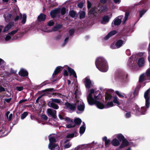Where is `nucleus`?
<instances>
[{"instance_id": "nucleus-1", "label": "nucleus", "mask_w": 150, "mask_h": 150, "mask_svg": "<svg viewBox=\"0 0 150 150\" xmlns=\"http://www.w3.org/2000/svg\"><path fill=\"white\" fill-rule=\"evenodd\" d=\"M102 98V94L99 91L94 92V90L91 89L90 90V92L87 96V99L89 105H91L95 104L97 107L101 109L104 108H108L113 106L114 105L112 101L108 102L105 105L100 102V100Z\"/></svg>"}, {"instance_id": "nucleus-2", "label": "nucleus", "mask_w": 150, "mask_h": 150, "mask_svg": "<svg viewBox=\"0 0 150 150\" xmlns=\"http://www.w3.org/2000/svg\"><path fill=\"white\" fill-rule=\"evenodd\" d=\"M149 89L147 90L144 94V97L145 100L146 107L143 106L139 108L136 104L133 105L132 109L137 115H144L150 105V98L149 96Z\"/></svg>"}, {"instance_id": "nucleus-3", "label": "nucleus", "mask_w": 150, "mask_h": 150, "mask_svg": "<svg viewBox=\"0 0 150 150\" xmlns=\"http://www.w3.org/2000/svg\"><path fill=\"white\" fill-rule=\"evenodd\" d=\"M63 69H64V70L63 74L64 76H68L69 75L68 73H69L70 76L72 75L74 77L76 78H77L76 73L74 70L67 65H65L64 67H61V66L57 67L55 69L53 74V76H55L56 75L58 74Z\"/></svg>"}, {"instance_id": "nucleus-4", "label": "nucleus", "mask_w": 150, "mask_h": 150, "mask_svg": "<svg viewBox=\"0 0 150 150\" xmlns=\"http://www.w3.org/2000/svg\"><path fill=\"white\" fill-rule=\"evenodd\" d=\"M95 64L97 68L100 71L106 72L108 69L107 62L103 57H98L96 60Z\"/></svg>"}, {"instance_id": "nucleus-5", "label": "nucleus", "mask_w": 150, "mask_h": 150, "mask_svg": "<svg viewBox=\"0 0 150 150\" xmlns=\"http://www.w3.org/2000/svg\"><path fill=\"white\" fill-rule=\"evenodd\" d=\"M136 55L138 58L137 61V65L139 67H143L145 64V59L146 57V55L145 53L142 52H139Z\"/></svg>"}, {"instance_id": "nucleus-6", "label": "nucleus", "mask_w": 150, "mask_h": 150, "mask_svg": "<svg viewBox=\"0 0 150 150\" xmlns=\"http://www.w3.org/2000/svg\"><path fill=\"white\" fill-rule=\"evenodd\" d=\"M107 8L106 6H98L97 8H93L89 11L88 15L90 16H91L92 15L93 16H96L97 14L106 11Z\"/></svg>"}, {"instance_id": "nucleus-7", "label": "nucleus", "mask_w": 150, "mask_h": 150, "mask_svg": "<svg viewBox=\"0 0 150 150\" xmlns=\"http://www.w3.org/2000/svg\"><path fill=\"white\" fill-rule=\"evenodd\" d=\"M53 134H50L49 136V139L50 143L48 145V148L50 149L54 150H59V147L58 145L54 144L53 142H56L55 137L52 135Z\"/></svg>"}, {"instance_id": "nucleus-8", "label": "nucleus", "mask_w": 150, "mask_h": 150, "mask_svg": "<svg viewBox=\"0 0 150 150\" xmlns=\"http://www.w3.org/2000/svg\"><path fill=\"white\" fill-rule=\"evenodd\" d=\"M76 102L78 105L77 111L76 112V113L79 114L83 113L84 110L85 105L82 100L78 98L76 100Z\"/></svg>"}, {"instance_id": "nucleus-9", "label": "nucleus", "mask_w": 150, "mask_h": 150, "mask_svg": "<svg viewBox=\"0 0 150 150\" xmlns=\"http://www.w3.org/2000/svg\"><path fill=\"white\" fill-rule=\"evenodd\" d=\"M51 101H49L47 102V104L48 106L55 109H58L59 108V106L54 103L61 104V103H62L61 100L54 98H51Z\"/></svg>"}, {"instance_id": "nucleus-10", "label": "nucleus", "mask_w": 150, "mask_h": 150, "mask_svg": "<svg viewBox=\"0 0 150 150\" xmlns=\"http://www.w3.org/2000/svg\"><path fill=\"white\" fill-rule=\"evenodd\" d=\"M126 40V39H124L123 40L120 39L118 40L115 43H112L110 45V48L112 49H116L120 48L125 44Z\"/></svg>"}, {"instance_id": "nucleus-11", "label": "nucleus", "mask_w": 150, "mask_h": 150, "mask_svg": "<svg viewBox=\"0 0 150 150\" xmlns=\"http://www.w3.org/2000/svg\"><path fill=\"white\" fill-rule=\"evenodd\" d=\"M83 81L86 88H89L93 86L94 83L93 81L91 80L89 76H87L83 80Z\"/></svg>"}, {"instance_id": "nucleus-12", "label": "nucleus", "mask_w": 150, "mask_h": 150, "mask_svg": "<svg viewBox=\"0 0 150 150\" xmlns=\"http://www.w3.org/2000/svg\"><path fill=\"white\" fill-rule=\"evenodd\" d=\"M76 104H71L69 102H66L65 103L64 108L70 112L73 111L75 110L76 109Z\"/></svg>"}, {"instance_id": "nucleus-13", "label": "nucleus", "mask_w": 150, "mask_h": 150, "mask_svg": "<svg viewBox=\"0 0 150 150\" xmlns=\"http://www.w3.org/2000/svg\"><path fill=\"white\" fill-rule=\"evenodd\" d=\"M131 57H130L127 63V65L133 71L137 70L138 69V67L135 63H134V61L132 60Z\"/></svg>"}, {"instance_id": "nucleus-14", "label": "nucleus", "mask_w": 150, "mask_h": 150, "mask_svg": "<svg viewBox=\"0 0 150 150\" xmlns=\"http://www.w3.org/2000/svg\"><path fill=\"white\" fill-rule=\"evenodd\" d=\"M128 74L125 73H121L116 75L115 78L117 79H120L121 80H125L128 78Z\"/></svg>"}, {"instance_id": "nucleus-15", "label": "nucleus", "mask_w": 150, "mask_h": 150, "mask_svg": "<svg viewBox=\"0 0 150 150\" xmlns=\"http://www.w3.org/2000/svg\"><path fill=\"white\" fill-rule=\"evenodd\" d=\"M65 120L68 123V124L66 125V126L67 128H69L75 127V123L71 119L66 117L65 118Z\"/></svg>"}, {"instance_id": "nucleus-16", "label": "nucleus", "mask_w": 150, "mask_h": 150, "mask_svg": "<svg viewBox=\"0 0 150 150\" xmlns=\"http://www.w3.org/2000/svg\"><path fill=\"white\" fill-rule=\"evenodd\" d=\"M47 112L49 116L55 118L56 117L57 111L56 110L50 108H48L47 110Z\"/></svg>"}, {"instance_id": "nucleus-17", "label": "nucleus", "mask_w": 150, "mask_h": 150, "mask_svg": "<svg viewBox=\"0 0 150 150\" xmlns=\"http://www.w3.org/2000/svg\"><path fill=\"white\" fill-rule=\"evenodd\" d=\"M123 17V16H120L117 17L114 19L113 22H112V25H113V24L115 25H119L122 22L121 20ZM112 26H113V25Z\"/></svg>"}, {"instance_id": "nucleus-18", "label": "nucleus", "mask_w": 150, "mask_h": 150, "mask_svg": "<svg viewBox=\"0 0 150 150\" xmlns=\"http://www.w3.org/2000/svg\"><path fill=\"white\" fill-rule=\"evenodd\" d=\"M60 12V9L56 8L55 9L52 10L50 12V15L51 17L54 18L56 17Z\"/></svg>"}, {"instance_id": "nucleus-19", "label": "nucleus", "mask_w": 150, "mask_h": 150, "mask_svg": "<svg viewBox=\"0 0 150 150\" xmlns=\"http://www.w3.org/2000/svg\"><path fill=\"white\" fill-rule=\"evenodd\" d=\"M14 25V23L13 22H11L9 23L5 27L3 30V32H5L8 31L13 27Z\"/></svg>"}, {"instance_id": "nucleus-20", "label": "nucleus", "mask_w": 150, "mask_h": 150, "mask_svg": "<svg viewBox=\"0 0 150 150\" xmlns=\"http://www.w3.org/2000/svg\"><path fill=\"white\" fill-rule=\"evenodd\" d=\"M62 26V25H61L58 24L56 25L55 26L53 27L51 29H50L49 30H44L45 32H50L52 31H57L59 30V29L61 28Z\"/></svg>"}, {"instance_id": "nucleus-21", "label": "nucleus", "mask_w": 150, "mask_h": 150, "mask_svg": "<svg viewBox=\"0 0 150 150\" xmlns=\"http://www.w3.org/2000/svg\"><path fill=\"white\" fill-rule=\"evenodd\" d=\"M19 75L21 76L25 77L28 75V72L25 69L21 68L18 73Z\"/></svg>"}, {"instance_id": "nucleus-22", "label": "nucleus", "mask_w": 150, "mask_h": 150, "mask_svg": "<svg viewBox=\"0 0 150 150\" xmlns=\"http://www.w3.org/2000/svg\"><path fill=\"white\" fill-rule=\"evenodd\" d=\"M4 17L5 21L7 22L12 20L13 19V16L12 15L8 13H5L4 15Z\"/></svg>"}, {"instance_id": "nucleus-23", "label": "nucleus", "mask_w": 150, "mask_h": 150, "mask_svg": "<svg viewBox=\"0 0 150 150\" xmlns=\"http://www.w3.org/2000/svg\"><path fill=\"white\" fill-rule=\"evenodd\" d=\"M117 33L115 30H113L108 33L104 38L105 40H107L112 36L115 35Z\"/></svg>"}, {"instance_id": "nucleus-24", "label": "nucleus", "mask_w": 150, "mask_h": 150, "mask_svg": "<svg viewBox=\"0 0 150 150\" xmlns=\"http://www.w3.org/2000/svg\"><path fill=\"white\" fill-rule=\"evenodd\" d=\"M122 141V143L119 147V148L120 149L124 148L128 145H131L130 143H129L126 139H124Z\"/></svg>"}, {"instance_id": "nucleus-25", "label": "nucleus", "mask_w": 150, "mask_h": 150, "mask_svg": "<svg viewBox=\"0 0 150 150\" xmlns=\"http://www.w3.org/2000/svg\"><path fill=\"white\" fill-rule=\"evenodd\" d=\"M148 79V77L145 74H143L140 76L139 79V82H142L145 80Z\"/></svg>"}, {"instance_id": "nucleus-26", "label": "nucleus", "mask_w": 150, "mask_h": 150, "mask_svg": "<svg viewBox=\"0 0 150 150\" xmlns=\"http://www.w3.org/2000/svg\"><path fill=\"white\" fill-rule=\"evenodd\" d=\"M7 134L6 130L3 127L0 128V137L5 136Z\"/></svg>"}, {"instance_id": "nucleus-27", "label": "nucleus", "mask_w": 150, "mask_h": 150, "mask_svg": "<svg viewBox=\"0 0 150 150\" xmlns=\"http://www.w3.org/2000/svg\"><path fill=\"white\" fill-rule=\"evenodd\" d=\"M103 141L105 142V146L106 147L108 146L110 144V140L109 139H107L106 137L105 136L102 138Z\"/></svg>"}, {"instance_id": "nucleus-28", "label": "nucleus", "mask_w": 150, "mask_h": 150, "mask_svg": "<svg viewBox=\"0 0 150 150\" xmlns=\"http://www.w3.org/2000/svg\"><path fill=\"white\" fill-rule=\"evenodd\" d=\"M109 20V18L108 16H105L103 17L101 23L103 24H105L108 22Z\"/></svg>"}, {"instance_id": "nucleus-29", "label": "nucleus", "mask_w": 150, "mask_h": 150, "mask_svg": "<svg viewBox=\"0 0 150 150\" xmlns=\"http://www.w3.org/2000/svg\"><path fill=\"white\" fill-rule=\"evenodd\" d=\"M111 144L114 146H117L120 144L119 141L116 138L114 139L111 142Z\"/></svg>"}, {"instance_id": "nucleus-30", "label": "nucleus", "mask_w": 150, "mask_h": 150, "mask_svg": "<svg viewBox=\"0 0 150 150\" xmlns=\"http://www.w3.org/2000/svg\"><path fill=\"white\" fill-rule=\"evenodd\" d=\"M46 19V15L42 13H41L38 17V19L39 21H44Z\"/></svg>"}, {"instance_id": "nucleus-31", "label": "nucleus", "mask_w": 150, "mask_h": 150, "mask_svg": "<svg viewBox=\"0 0 150 150\" xmlns=\"http://www.w3.org/2000/svg\"><path fill=\"white\" fill-rule=\"evenodd\" d=\"M20 16L22 17V21L21 23L23 24H24L25 23L26 21L27 16L25 13L23 14L22 16V14L20 13Z\"/></svg>"}, {"instance_id": "nucleus-32", "label": "nucleus", "mask_w": 150, "mask_h": 150, "mask_svg": "<svg viewBox=\"0 0 150 150\" xmlns=\"http://www.w3.org/2000/svg\"><path fill=\"white\" fill-rule=\"evenodd\" d=\"M77 135V133L76 131H75L72 133L68 134L66 136V138L71 139L74 137H76Z\"/></svg>"}, {"instance_id": "nucleus-33", "label": "nucleus", "mask_w": 150, "mask_h": 150, "mask_svg": "<svg viewBox=\"0 0 150 150\" xmlns=\"http://www.w3.org/2000/svg\"><path fill=\"white\" fill-rule=\"evenodd\" d=\"M83 125L80 128L79 132L81 134H83L84 133L86 129L85 124L83 122Z\"/></svg>"}, {"instance_id": "nucleus-34", "label": "nucleus", "mask_w": 150, "mask_h": 150, "mask_svg": "<svg viewBox=\"0 0 150 150\" xmlns=\"http://www.w3.org/2000/svg\"><path fill=\"white\" fill-rule=\"evenodd\" d=\"M88 145H80L75 148V150H81L88 146Z\"/></svg>"}, {"instance_id": "nucleus-35", "label": "nucleus", "mask_w": 150, "mask_h": 150, "mask_svg": "<svg viewBox=\"0 0 150 150\" xmlns=\"http://www.w3.org/2000/svg\"><path fill=\"white\" fill-rule=\"evenodd\" d=\"M56 1V0H50L49 4H50V7L55 6L57 5Z\"/></svg>"}, {"instance_id": "nucleus-36", "label": "nucleus", "mask_w": 150, "mask_h": 150, "mask_svg": "<svg viewBox=\"0 0 150 150\" xmlns=\"http://www.w3.org/2000/svg\"><path fill=\"white\" fill-rule=\"evenodd\" d=\"M117 138L120 141H121L125 139V137L121 133L118 134L116 135Z\"/></svg>"}, {"instance_id": "nucleus-37", "label": "nucleus", "mask_w": 150, "mask_h": 150, "mask_svg": "<svg viewBox=\"0 0 150 150\" xmlns=\"http://www.w3.org/2000/svg\"><path fill=\"white\" fill-rule=\"evenodd\" d=\"M112 96L108 93L105 94V99L106 100H110L112 99Z\"/></svg>"}, {"instance_id": "nucleus-38", "label": "nucleus", "mask_w": 150, "mask_h": 150, "mask_svg": "<svg viewBox=\"0 0 150 150\" xmlns=\"http://www.w3.org/2000/svg\"><path fill=\"white\" fill-rule=\"evenodd\" d=\"M126 113L125 114V117L126 118H129L131 117V112L129 111H128L127 110H125Z\"/></svg>"}, {"instance_id": "nucleus-39", "label": "nucleus", "mask_w": 150, "mask_h": 150, "mask_svg": "<svg viewBox=\"0 0 150 150\" xmlns=\"http://www.w3.org/2000/svg\"><path fill=\"white\" fill-rule=\"evenodd\" d=\"M115 92L120 98H123L125 97V94L124 93H122L118 91H116Z\"/></svg>"}, {"instance_id": "nucleus-40", "label": "nucleus", "mask_w": 150, "mask_h": 150, "mask_svg": "<svg viewBox=\"0 0 150 150\" xmlns=\"http://www.w3.org/2000/svg\"><path fill=\"white\" fill-rule=\"evenodd\" d=\"M69 15L72 18H74L76 16V13L73 10H71L69 11Z\"/></svg>"}, {"instance_id": "nucleus-41", "label": "nucleus", "mask_w": 150, "mask_h": 150, "mask_svg": "<svg viewBox=\"0 0 150 150\" xmlns=\"http://www.w3.org/2000/svg\"><path fill=\"white\" fill-rule=\"evenodd\" d=\"M86 13L83 11H80L79 12V18L81 19L84 18L85 16Z\"/></svg>"}, {"instance_id": "nucleus-42", "label": "nucleus", "mask_w": 150, "mask_h": 150, "mask_svg": "<svg viewBox=\"0 0 150 150\" xmlns=\"http://www.w3.org/2000/svg\"><path fill=\"white\" fill-rule=\"evenodd\" d=\"M129 11H127L126 12L125 15L124 21L123 22V23L124 24L127 20L128 16L129 15Z\"/></svg>"}, {"instance_id": "nucleus-43", "label": "nucleus", "mask_w": 150, "mask_h": 150, "mask_svg": "<svg viewBox=\"0 0 150 150\" xmlns=\"http://www.w3.org/2000/svg\"><path fill=\"white\" fill-rule=\"evenodd\" d=\"M147 10L146 9H142L139 11V18H141L143 15L146 12Z\"/></svg>"}, {"instance_id": "nucleus-44", "label": "nucleus", "mask_w": 150, "mask_h": 150, "mask_svg": "<svg viewBox=\"0 0 150 150\" xmlns=\"http://www.w3.org/2000/svg\"><path fill=\"white\" fill-rule=\"evenodd\" d=\"M24 34L23 32H21L20 33V34H18L16 35L13 38L14 39H17L18 38H20L21 37L23 36Z\"/></svg>"}, {"instance_id": "nucleus-45", "label": "nucleus", "mask_w": 150, "mask_h": 150, "mask_svg": "<svg viewBox=\"0 0 150 150\" xmlns=\"http://www.w3.org/2000/svg\"><path fill=\"white\" fill-rule=\"evenodd\" d=\"M69 37L67 36V37L65 39H64V42L62 44V46H64L69 41Z\"/></svg>"}, {"instance_id": "nucleus-46", "label": "nucleus", "mask_w": 150, "mask_h": 150, "mask_svg": "<svg viewBox=\"0 0 150 150\" xmlns=\"http://www.w3.org/2000/svg\"><path fill=\"white\" fill-rule=\"evenodd\" d=\"M81 120L79 118H77L74 120V123L75 124L77 125H79L81 124Z\"/></svg>"}, {"instance_id": "nucleus-47", "label": "nucleus", "mask_w": 150, "mask_h": 150, "mask_svg": "<svg viewBox=\"0 0 150 150\" xmlns=\"http://www.w3.org/2000/svg\"><path fill=\"white\" fill-rule=\"evenodd\" d=\"M28 113L27 112H25L21 115V119L22 120L24 119L27 116Z\"/></svg>"}, {"instance_id": "nucleus-48", "label": "nucleus", "mask_w": 150, "mask_h": 150, "mask_svg": "<svg viewBox=\"0 0 150 150\" xmlns=\"http://www.w3.org/2000/svg\"><path fill=\"white\" fill-rule=\"evenodd\" d=\"M113 102L117 104L118 105H120V103L118 101V98L117 97H115L113 100Z\"/></svg>"}, {"instance_id": "nucleus-49", "label": "nucleus", "mask_w": 150, "mask_h": 150, "mask_svg": "<svg viewBox=\"0 0 150 150\" xmlns=\"http://www.w3.org/2000/svg\"><path fill=\"white\" fill-rule=\"evenodd\" d=\"M71 146V143L69 142L65 144L64 146V149H67Z\"/></svg>"}, {"instance_id": "nucleus-50", "label": "nucleus", "mask_w": 150, "mask_h": 150, "mask_svg": "<svg viewBox=\"0 0 150 150\" xmlns=\"http://www.w3.org/2000/svg\"><path fill=\"white\" fill-rule=\"evenodd\" d=\"M18 30V29H17L16 30H14L8 33V35H12L16 33Z\"/></svg>"}, {"instance_id": "nucleus-51", "label": "nucleus", "mask_w": 150, "mask_h": 150, "mask_svg": "<svg viewBox=\"0 0 150 150\" xmlns=\"http://www.w3.org/2000/svg\"><path fill=\"white\" fill-rule=\"evenodd\" d=\"M66 9L64 7H63L60 9V12L62 15H64L65 13Z\"/></svg>"}, {"instance_id": "nucleus-52", "label": "nucleus", "mask_w": 150, "mask_h": 150, "mask_svg": "<svg viewBox=\"0 0 150 150\" xmlns=\"http://www.w3.org/2000/svg\"><path fill=\"white\" fill-rule=\"evenodd\" d=\"M10 35H8V33L6 36L5 39L6 41H8L11 40V36Z\"/></svg>"}, {"instance_id": "nucleus-53", "label": "nucleus", "mask_w": 150, "mask_h": 150, "mask_svg": "<svg viewBox=\"0 0 150 150\" xmlns=\"http://www.w3.org/2000/svg\"><path fill=\"white\" fill-rule=\"evenodd\" d=\"M54 23L53 21L50 20L47 23V24L49 26H52L54 25Z\"/></svg>"}, {"instance_id": "nucleus-54", "label": "nucleus", "mask_w": 150, "mask_h": 150, "mask_svg": "<svg viewBox=\"0 0 150 150\" xmlns=\"http://www.w3.org/2000/svg\"><path fill=\"white\" fill-rule=\"evenodd\" d=\"M54 90V88H50L49 89H45L44 90H42V92H47V91H52Z\"/></svg>"}, {"instance_id": "nucleus-55", "label": "nucleus", "mask_w": 150, "mask_h": 150, "mask_svg": "<svg viewBox=\"0 0 150 150\" xmlns=\"http://www.w3.org/2000/svg\"><path fill=\"white\" fill-rule=\"evenodd\" d=\"M16 89L18 91H21L23 90V88L22 86H18L16 87Z\"/></svg>"}, {"instance_id": "nucleus-56", "label": "nucleus", "mask_w": 150, "mask_h": 150, "mask_svg": "<svg viewBox=\"0 0 150 150\" xmlns=\"http://www.w3.org/2000/svg\"><path fill=\"white\" fill-rule=\"evenodd\" d=\"M145 74L148 77L150 76V69L147 70Z\"/></svg>"}, {"instance_id": "nucleus-57", "label": "nucleus", "mask_w": 150, "mask_h": 150, "mask_svg": "<svg viewBox=\"0 0 150 150\" xmlns=\"http://www.w3.org/2000/svg\"><path fill=\"white\" fill-rule=\"evenodd\" d=\"M41 117L44 120H47L48 119V117L46 115L44 114H42L41 115Z\"/></svg>"}, {"instance_id": "nucleus-58", "label": "nucleus", "mask_w": 150, "mask_h": 150, "mask_svg": "<svg viewBox=\"0 0 150 150\" xmlns=\"http://www.w3.org/2000/svg\"><path fill=\"white\" fill-rule=\"evenodd\" d=\"M74 30L73 29H71L69 30V33L70 35H72L74 33Z\"/></svg>"}, {"instance_id": "nucleus-59", "label": "nucleus", "mask_w": 150, "mask_h": 150, "mask_svg": "<svg viewBox=\"0 0 150 150\" xmlns=\"http://www.w3.org/2000/svg\"><path fill=\"white\" fill-rule=\"evenodd\" d=\"M83 3L81 2L79 3L78 4V7L81 8L83 7Z\"/></svg>"}, {"instance_id": "nucleus-60", "label": "nucleus", "mask_w": 150, "mask_h": 150, "mask_svg": "<svg viewBox=\"0 0 150 150\" xmlns=\"http://www.w3.org/2000/svg\"><path fill=\"white\" fill-rule=\"evenodd\" d=\"M12 116H13L12 114L11 113L10 114L9 116H8V117H7L8 120V121H10L12 119Z\"/></svg>"}, {"instance_id": "nucleus-61", "label": "nucleus", "mask_w": 150, "mask_h": 150, "mask_svg": "<svg viewBox=\"0 0 150 150\" xmlns=\"http://www.w3.org/2000/svg\"><path fill=\"white\" fill-rule=\"evenodd\" d=\"M5 89L3 87L0 86V92L5 91Z\"/></svg>"}, {"instance_id": "nucleus-62", "label": "nucleus", "mask_w": 150, "mask_h": 150, "mask_svg": "<svg viewBox=\"0 0 150 150\" xmlns=\"http://www.w3.org/2000/svg\"><path fill=\"white\" fill-rule=\"evenodd\" d=\"M69 141V140L68 139H64L62 141V144L63 143V144H64L66 143V142H67Z\"/></svg>"}, {"instance_id": "nucleus-63", "label": "nucleus", "mask_w": 150, "mask_h": 150, "mask_svg": "<svg viewBox=\"0 0 150 150\" xmlns=\"http://www.w3.org/2000/svg\"><path fill=\"white\" fill-rule=\"evenodd\" d=\"M91 6V3L88 1H87V7L88 8H90Z\"/></svg>"}, {"instance_id": "nucleus-64", "label": "nucleus", "mask_w": 150, "mask_h": 150, "mask_svg": "<svg viewBox=\"0 0 150 150\" xmlns=\"http://www.w3.org/2000/svg\"><path fill=\"white\" fill-rule=\"evenodd\" d=\"M19 17L18 16H17L14 18V21H17L19 19Z\"/></svg>"}]
</instances>
